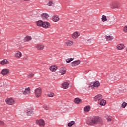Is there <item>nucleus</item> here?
Returning a JSON list of instances; mask_svg holds the SVG:
<instances>
[{
  "mask_svg": "<svg viewBox=\"0 0 127 127\" xmlns=\"http://www.w3.org/2000/svg\"><path fill=\"white\" fill-rule=\"evenodd\" d=\"M104 122L103 119L99 116L93 117L87 121V125L95 126V125H103Z\"/></svg>",
  "mask_w": 127,
  "mask_h": 127,
  "instance_id": "f257e3e1",
  "label": "nucleus"
},
{
  "mask_svg": "<svg viewBox=\"0 0 127 127\" xmlns=\"http://www.w3.org/2000/svg\"><path fill=\"white\" fill-rule=\"evenodd\" d=\"M37 26L44 27V28H48L50 26V24L48 22H43L39 20L36 22Z\"/></svg>",
  "mask_w": 127,
  "mask_h": 127,
  "instance_id": "f03ea898",
  "label": "nucleus"
},
{
  "mask_svg": "<svg viewBox=\"0 0 127 127\" xmlns=\"http://www.w3.org/2000/svg\"><path fill=\"white\" fill-rule=\"evenodd\" d=\"M42 93V89L40 87H38L35 90V95L36 98H40L41 97V94Z\"/></svg>",
  "mask_w": 127,
  "mask_h": 127,
  "instance_id": "7ed1b4c3",
  "label": "nucleus"
},
{
  "mask_svg": "<svg viewBox=\"0 0 127 127\" xmlns=\"http://www.w3.org/2000/svg\"><path fill=\"white\" fill-rule=\"evenodd\" d=\"M110 7L112 9H115V8H120L121 7V4L119 2H113L110 5Z\"/></svg>",
  "mask_w": 127,
  "mask_h": 127,
  "instance_id": "20e7f679",
  "label": "nucleus"
},
{
  "mask_svg": "<svg viewBox=\"0 0 127 127\" xmlns=\"http://www.w3.org/2000/svg\"><path fill=\"white\" fill-rule=\"evenodd\" d=\"M100 82L96 81L90 84V87L92 90H96V89H98V87H100Z\"/></svg>",
  "mask_w": 127,
  "mask_h": 127,
  "instance_id": "39448f33",
  "label": "nucleus"
},
{
  "mask_svg": "<svg viewBox=\"0 0 127 127\" xmlns=\"http://www.w3.org/2000/svg\"><path fill=\"white\" fill-rule=\"evenodd\" d=\"M5 102L8 105H11V106L14 105V103H15V101L12 98H7Z\"/></svg>",
  "mask_w": 127,
  "mask_h": 127,
  "instance_id": "423d86ee",
  "label": "nucleus"
},
{
  "mask_svg": "<svg viewBox=\"0 0 127 127\" xmlns=\"http://www.w3.org/2000/svg\"><path fill=\"white\" fill-rule=\"evenodd\" d=\"M79 36H80V32L78 31L74 32L71 35V37L73 39H77Z\"/></svg>",
  "mask_w": 127,
  "mask_h": 127,
  "instance_id": "0eeeda50",
  "label": "nucleus"
},
{
  "mask_svg": "<svg viewBox=\"0 0 127 127\" xmlns=\"http://www.w3.org/2000/svg\"><path fill=\"white\" fill-rule=\"evenodd\" d=\"M80 64H81V60H78L72 62L71 66L72 67H76V66H78Z\"/></svg>",
  "mask_w": 127,
  "mask_h": 127,
  "instance_id": "6e6552de",
  "label": "nucleus"
},
{
  "mask_svg": "<svg viewBox=\"0 0 127 127\" xmlns=\"http://www.w3.org/2000/svg\"><path fill=\"white\" fill-rule=\"evenodd\" d=\"M36 124L37 125H39L40 127H43L44 125H45V123H44V120L42 119H40L39 120L36 121Z\"/></svg>",
  "mask_w": 127,
  "mask_h": 127,
  "instance_id": "1a4fd4ad",
  "label": "nucleus"
},
{
  "mask_svg": "<svg viewBox=\"0 0 127 127\" xmlns=\"http://www.w3.org/2000/svg\"><path fill=\"white\" fill-rule=\"evenodd\" d=\"M60 19L59 17L57 15H54L52 18V20L54 22H57V21H59Z\"/></svg>",
  "mask_w": 127,
  "mask_h": 127,
  "instance_id": "9d476101",
  "label": "nucleus"
},
{
  "mask_svg": "<svg viewBox=\"0 0 127 127\" xmlns=\"http://www.w3.org/2000/svg\"><path fill=\"white\" fill-rule=\"evenodd\" d=\"M9 73V70L6 68L3 69L1 72V74H2L3 76H5L7 75V74H8Z\"/></svg>",
  "mask_w": 127,
  "mask_h": 127,
  "instance_id": "9b49d317",
  "label": "nucleus"
},
{
  "mask_svg": "<svg viewBox=\"0 0 127 127\" xmlns=\"http://www.w3.org/2000/svg\"><path fill=\"white\" fill-rule=\"evenodd\" d=\"M23 95L27 96V95H29L30 94V88L28 87L25 89V90L23 92Z\"/></svg>",
  "mask_w": 127,
  "mask_h": 127,
  "instance_id": "f8f14e48",
  "label": "nucleus"
},
{
  "mask_svg": "<svg viewBox=\"0 0 127 127\" xmlns=\"http://www.w3.org/2000/svg\"><path fill=\"white\" fill-rule=\"evenodd\" d=\"M125 45L123 44H119L116 46V49L117 50H122V49H124L125 48Z\"/></svg>",
  "mask_w": 127,
  "mask_h": 127,
  "instance_id": "ddd939ff",
  "label": "nucleus"
},
{
  "mask_svg": "<svg viewBox=\"0 0 127 127\" xmlns=\"http://www.w3.org/2000/svg\"><path fill=\"white\" fill-rule=\"evenodd\" d=\"M41 17L42 19H44V20H47L48 19V17H49V15L46 13H44L41 14Z\"/></svg>",
  "mask_w": 127,
  "mask_h": 127,
  "instance_id": "4468645a",
  "label": "nucleus"
},
{
  "mask_svg": "<svg viewBox=\"0 0 127 127\" xmlns=\"http://www.w3.org/2000/svg\"><path fill=\"white\" fill-rule=\"evenodd\" d=\"M22 56V54L20 51H17L15 54V57L19 59Z\"/></svg>",
  "mask_w": 127,
  "mask_h": 127,
  "instance_id": "2eb2a0df",
  "label": "nucleus"
},
{
  "mask_svg": "<svg viewBox=\"0 0 127 127\" xmlns=\"http://www.w3.org/2000/svg\"><path fill=\"white\" fill-rule=\"evenodd\" d=\"M66 68L65 67H62L60 69V73L61 75H65L66 74Z\"/></svg>",
  "mask_w": 127,
  "mask_h": 127,
  "instance_id": "dca6fc26",
  "label": "nucleus"
},
{
  "mask_svg": "<svg viewBox=\"0 0 127 127\" xmlns=\"http://www.w3.org/2000/svg\"><path fill=\"white\" fill-rule=\"evenodd\" d=\"M102 95L101 94H98L97 95L94 97V100L95 102H98L100 101V100H102Z\"/></svg>",
  "mask_w": 127,
  "mask_h": 127,
  "instance_id": "f3484780",
  "label": "nucleus"
},
{
  "mask_svg": "<svg viewBox=\"0 0 127 127\" xmlns=\"http://www.w3.org/2000/svg\"><path fill=\"white\" fill-rule=\"evenodd\" d=\"M26 114L27 116H32V115L34 114V112H33V110L32 109H28L27 110Z\"/></svg>",
  "mask_w": 127,
  "mask_h": 127,
  "instance_id": "a211bd4d",
  "label": "nucleus"
},
{
  "mask_svg": "<svg viewBox=\"0 0 127 127\" xmlns=\"http://www.w3.org/2000/svg\"><path fill=\"white\" fill-rule=\"evenodd\" d=\"M65 44H66L67 46H72L73 44H74V42L72 40H67Z\"/></svg>",
  "mask_w": 127,
  "mask_h": 127,
  "instance_id": "6ab92c4d",
  "label": "nucleus"
},
{
  "mask_svg": "<svg viewBox=\"0 0 127 127\" xmlns=\"http://www.w3.org/2000/svg\"><path fill=\"white\" fill-rule=\"evenodd\" d=\"M36 48L38 49V50H43V48H44V46L43 45L39 44L36 46Z\"/></svg>",
  "mask_w": 127,
  "mask_h": 127,
  "instance_id": "aec40b11",
  "label": "nucleus"
},
{
  "mask_svg": "<svg viewBox=\"0 0 127 127\" xmlns=\"http://www.w3.org/2000/svg\"><path fill=\"white\" fill-rule=\"evenodd\" d=\"M0 64L1 65H6V64H9V62H8L6 59H4L0 62Z\"/></svg>",
  "mask_w": 127,
  "mask_h": 127,
  "instance_id": "412c9836",
  "label": "nucleus"
},
{
  "mask_svg": "<svg viewBox=\"0 0 127 127\" xmlns=\"http://www.w3.org/2000/svg\"><path fill=\"white\" fill-rule=\"evenodd\" d=\"M63 89H68L69 88V83L68 82H64L62 85Z\"/></svg>",
  "mask_w": 127,
  "mask_h": 127,
  "instance_id": "4be33fe9",
  "label": "nucleus"
},
{
  "mask_svg": "<svg viewBox=\"0 0 127 127\" xmlns=\"http://www.w3.org/2000/svg\"><path fill=\"white\" fill-rule=\"evenodd\" d=\"M106 120H107L108 123L113 122V118L111 116H109L108 115L105 116Z\"/></svg>",
  "mask_w": 127,
  "mask_h": 127,
  "instance_id": "5701e85b",
  "label": "nucleus"
},
{
  "mask_svg": "<svg viewBox=\"0 0 127 127\" xmlns=\"http://www.w3.org/2000/svg\"><path fill=\"white\" fill-rule=\"evenodd\" d=\"M74 103L75 104H81V103H82V100L79 97H77L75 98Z\"/></svg>",
  "mask_w": 127,
  "mask_h": 127,
  "instance_id": "b1692460",
  "label": "nucleus"
},
{
  "mask_svg": "<svg viewBox=\"0 0 127 127\" xmlns=\"http://www.w3.org/2000/svg\"><path fill=\"white\" fill-rule=\"evenodd\" d=\"M31 39H32V38L31 36H27L24 38L23 40L24 42H27V41L31 40Z\"/></svg>",
  "mask_w": 127,
  "mask_h": 127,
  "instance_id": "393cba45",
  "label": "nucleus"
},
{
  "mask_svg": "<svg viewBox=\"0 0 127 127\" xmlns=\"http://www.w3.org/2000/svg\"><path fill=\"white\" fill-rule=\"evenodd\" d=\"M49 69L51 72H55L57 70V67L53 65L50 66Z\"/></svg>",
  "mask_w": 127,
  "mask_h": 127,
  "instance_id": "a878e982",
  "label": "nucleus"
},
{
  "mask_svg": "<svg viewBox=\"0 0 127 127\" xmlns=\"http://www.w3.org/2000/svg\"><path fill=\"white\" fill-rule=\"evenodd\" d=\"M107 102L104 100V99H101L99 102V104L100 106H105L106 105Z\"/></svg>",
  "mask_w": 127,
  "mask_h": 127,
  "instance_id": "bb28decb",
  "label": "nucleus"
},
{
  "mask_svg": "<svg viewBox=\"0 0 127 127\" xmlns=\"http://www.w3.org/2000/svg\"><path fill=\"white\" fill-rule=\"evenodd\" d=\"M107 41H112L113 39H114V37L111 36H106L105 37Z\"/></svg>",
  "mask_w": 127,
  "mask_h": 127,
  "instance_id": "cd10ccee",
  "label": "nucleus"
},
{
  "mask_svg": "<svg viewBox=\"0 0 127 127\" xmlns=\"http://www.w3.org/2000/svg\"><path fill=\"white\" fill-rule=\"evenodd\" d=\"M90 109H91V107H90V106H86L84 107V111L86 113H88V112L90 111Z\"/></svg>",
  "mask_w": 127,
  "mask_h": 127,
  "instance_id": "c85d7f7f",
  "label": "nucleus"
},
{
  "mask_svg": "<svg viewBox=\"0 0 127 127\" xmlns=\"http://www.w3.org/2000/svg\"><path fill=\"white\" fill-rule=\"evenodd\" d=\"M54 2L52 1H49L47 4V5H48V6H54Z\"/></svg>",
  "mask_w": 127,
  "mask_h": 127,
  "instance_id": "c756f323",
  "label": "nucleus"
},
{
  "mask_svg": "<svg viewBox=\"0 0 127 127\" xmlns=\"http://www.w3.org/2000/svg\"><path fill=\"white\" fill-rule=\"evenodd\" d=\"M33 77H34V73H30L27 75V78L29 79H31Z\"/></svg>",
  "mask_w": 127,
  "mask_h": 127,
  "instance_id": "7c9ffc66",
  "label": "nucleus"
},
{
  "mask_svg": "<svg viewBox=\"0 0 127 127\" xmlns=\"http://www.w3.org/2000/svg\"><path fill=\"white\" fill-rule=\"evenodd\" d=\"M101 19L103 22H105V21H107V20H108L107 17L105 15H102Z\"/></svg>",
  "mask_w": 127,
  "mask_h": 127,
  "instance_id": "2f4dec72",
  "label": "nucleus"
},
{
  "mask_svg": "<svg viewBox=\"0 0 127 127\" xmlns=\"http://www.w3.org/2000/svg\"><path fill=\"white\" fill-rule=\"evenodd\" d=\"M73 125H75V121H72L69 123H68L67 126L68 127H72Z\"/></svg>",
  "mask_w": 127,
  "mask_h": 127,
  "instance_id": "473e14b6",
  "label": "nucleus"
},
{
  "mask_svg": "<svg viewBox=\"0 0 127 127\" xmlns=\"http://www.w3.org/2000/svg\"><path fill=\"white\" fill-rule=\"evenodd\" d=\"M73 60H74V58H71L66 59V61L67 63H70V62H71V61H73Z\"/></svg>",
  "mask_w": 127,
  "mask_h": 127,
  "instance_id": "72a5a7b5",
  "label": "nucleus"
},
{
  "mask_svg": "<svg viewBox=\"0 0 127 127\" xmlns=\"http://www.w3.org/2000/svg\"><path fill=\"white\" fill-rule=\"evenodd\" d=\"M43 108L46 111H48L49 110V105H44Z\"/></svg>",
  "mask_w": 127,
  "mask_h": 127,
  "instance_id": "f704fd0d",
  "label": "nucleus"
},
{
  "mask_svg": "<svg viewBox=\"0 0 127 127\" xmlns=\"http://www.w3.org/2000/svg\"><path fill=\"white\" fill-rule=\"evenodd\" d=\"M123 31H124V32H127V26H125L123 27Z\"/></svg>",
  "mask_w": 127,
  "mask_h": 127,
  "instance_id": "c9c22d12",
  "label": "nucleus"
},
{
  "mask_svg": "<svg viewBox=\"0 0 127 127\" xmlns=\"http://www.w3.org/2000/svg\"><path fill=\"white\" fill-rule=\"evenodd\" d=\"M126 106H127V103L125 102H124L121 105L122 108H125Z\"/></svg>",
  "mask_w": 127,
  "mask_h": 127,
  "instance_id": "e433bc0d",
  "label": "nucleus"
},
{
  "mask_svg": "<svg viewBox=\"0 0 127 127\" xmlns=\"http://www.w3.org/2000/svg\"><path fill=\"white\" fill-rule=\"evenodd\" d=\"M113 78L114 80H116V79H118L119 78V75L118 74H114L113 75Z\"/></svg>",
  "mask_w": 127,
  "mask_h": 127,
  "instance_id": "4c0bfd02",
  "label": "nucleus"
},
{
  "mask_svg": "<svg viewBox=\"0 0 127 127\" xmlns=\"http://www.w3.org/2000/svg\"><path fill=\"white\" fill-rule=\"evenodd\" d=\"M48 97H53V96H54V93H51L48 94Z\"/></svg>",
  "mask_w": 127,
  "mask_h": 127,
  "instance_id": "58836bf2",
  "label": "nucleus"
},
{
  "mask_svg": "<svg viewBox=\"0 0 127 127\" xmlns=\"http://www.w3.org/2000/svg\"><path fill=\"white\" fill-rule=\"evenodd\" d=\"M4 125V122L3 121L0 120V126H3Z\"/></svg>",
  "mask_w": 127,
  "mask_h": 127,
  "instance_id": "ea45409f",
  "label": "nucleus"
},
{
  "mask_svg": "<svg viewBox=\"0 0 127 127\" xmlns=\"http://www.w3.org/2000/svg\"><path fill=\"white\" fill-rule=\"evenodd\" d=\"M87 41H88V43H91V42H92V39H86Z\"/></svg>",
  "mask_w": 127,
  "mask_h": 127,
  "instance_id": "a19ab883",
  "label": "nucleus"
},
{
  "mask_svg": "<svg viewBox=\"0 0 127 127\" xmlns=\"http://www.w3.org/2000/svg\"><path fill=\"white\" fill-rule=\"evenodd\" d=\"M90 70L88 71H84V74H87V73H88Z\"/></svg>",
  "mask_w": 127,
  "mask_h": 127,
  "instance_id": "79ce46f5",
  "label": "nucleus"
},
{
  "mask_svg": "<svg viewBox=\"0 0 127 127\" xmlns=\"http://www.w3.org/2000/svg\"><path fill=\"white\" fill-rule=\"evenodd\" d=\"M24 1H29L30 0H23Z\"/></svg>",
  "mask_w": 127,
  "mask_h": 127,
  "instance_id": "37998d69",
  "label": "nucleus"
},
{
  "mask_svg": "<svg viewBox=\"0 0 127 127\" xmlns=\"http://www.w3.org/2000/svg\"><path fill=\"white\" fill-rule=\"evenodd\" d=\"M25 59V60H27V58H26Z\"/></svg>",
  "mask_w": 127,
  "mask_h": 127,
  "instance_id": "c03bdc74",
  "label": "nucleus"
}]
</instances>
